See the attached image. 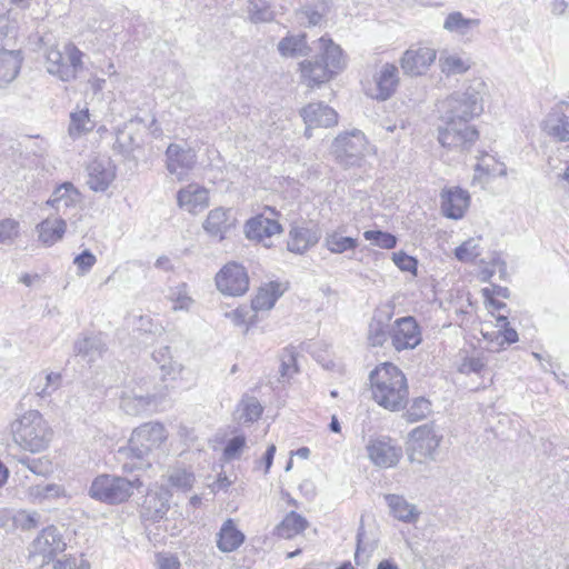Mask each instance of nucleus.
Segmentation results:
<instances>
[{
  "mask_svg": "<svg viewBox=\"0 0 569 569\" xmlns=\"http://www.w3.org/2000/svg\"><path fill=\"white\" fill-rule=\"evenodd\" d=\"M373 87L367 90L372 99L386 101L391 98L400 83L399 69L395 63L386 62L373 74Z\"/></svg>",
  "mask_w": 569,
  "mask_h": 569,
  "instance_id": "obj_14",
  "label": "nucleus"
},
{
  "mask_svg": "<svg viewBox=\"0 0 569 569\" xmlns=\"http://www.w3.org/2000/svg\"><path fill=\"white\" fill-rule=\"evenodd\" d=\"M236 219L229 209L222 207L209 211L202 227L204 231L219 241L226 238L227 232L234 227Z\"/></svg>",
  "mask_w": 569,
  "mask_h": 569,
  "instance_id": "obj_25",
  "label": "nucleus"
},
{
  "mask_svg": "<svg viewBox=\"0 0 569 569\" xmlns=\"http://www.w3.org/2000/svg\"><path fill=\"white\" fill-rule=\"evenodd\" d=\"M472 67L471 59L465 52L442 50L439 57L440 71L447 77L463 74Z\"/></svg>",
  "mask_w": 569,
  "mask_h": 569,
  "instance_id": "obj_30",
  "label": "nucleus"
},
{
  "mask_svg": "<svg viewBox=\"0 0 569 569\" xmlns=\"http://www.w3.org/2000/svg\"><path fill=\"white\" fill-rule=\"evenodd\" d=\"M281 295L282 290L280 289V284L269 282L259 289L258 293L252 299L251 308L254 311H268L273 308Z\"/></svg>",
  "mask_w": 569,
  "mask_h": 569,
  "instance_id": "obj_41",
  "label": "nucleus"
},
{
  "mask_svg": "<svg viewBox=\"0 0 569 569\" xmlns=\"http://www.w3.org/2000/svg\"><path fill=\"white\" fill-rule=\"evenodd\" d=\"M543 131L559 140H569V103L561 102L557 104L547 114L542 123Z\"/></svg>",
  "mask_w": 569,
  "mask_h": 569,
  "instance_id": "obj_23",
  "label": "nucleus"
},
{
  "mask_svg": "<svg viewBox=\"0 0 569 569\" xmlns=\"http://www.w3.org/2000/svg\"><path fill=\"white\" fill-rule=\"evenodd\" d=\"M144 503H148L144 518L152 520L161 519L169 509V492L167 490L161 493L148 492Z\"/></svg>",
  "mask_w": 569,
  "mask_h": 569,
  "instance_id": "obj_42",
  "label": "nucleus"
},
{
  "mask_svg": "<svg viewBox=\"0 0 569 569\" xmlns=\"http://www.w3.org/2000/svg\"><path fill=\"white\" fill-rule=\"evenodd\" d=\"M93 128V123L90 120V114L88 109H83L77 112H72L70 114V124H69V134L71 138L77 139L82 134L91 131Z\"/></svg>",
  "mask_w": 569,
  "mask_h": 569,
  "instance_id": "obj_47",
  "label": "nucleus"
},
{
  "mask_svg": "<svg viewBox=\"0 0 569 569\" xmlns=\"http://www.w3.org/2000/svg\"><path fill=\"white\" fill-rule=\"evenodd\" d=\"M13 440L24 450L40 452L52 438V430L38 410H29L12 423Z\"/></svg>",
  "mask_w": 569,
  "mask_h": 569,
  "instance_id": "obj_4",
  "label": "nucleus"
},
{
  "mask_svg": "<svg viewBox=\"0 0 569 569\" xmlns=\"http://www.w3.org/2000/svg\"><path fill=\"white\" fill-rule=\"evenodd\" d=\"M248 12L256 22H266L272 19V11L266 0H250Z\"/></svg>",
  "mask_w": 569,
  "mask_h": 569,
  "instance_id": "obj_53",
  "label": "nucleus"
},
{
  "mask_svg": "<svg viewBox=\"0 0 569 569\" xmlns=\"http://www.w3.org/2000/svg\"><path fill=\"white\" fill-rule=\"evenodd\" d=\"M366 451L371 463L381 469L396 467L402 458V448L387 436L370 438Z\"/></svg>",
  "mask_w": 569,
  "mask_h": 569,
  "instance_id": "obj_10",
  "label": "nucleus"
},
{
  "mask_svg": "<svg viewBox=\"0 0 569 569\" xmlns=\"http://www.w3.org/2000/svg\"><path fill=\"white\" fill-rule=\"evenodd\" d=\"M156 569H181L179 558L170 552H159L156 555Z\"/></svg>",
  "mask_w": 569,
  "mask_h": 569,
  "instance_id": "obj_61",
  "label": "nucleus"
},
{
  "mask_svg": "<svg viewBox=\"0 0 569 569\" xmlns=\"http://www.w3.org/2000/svg\"><path fill=\"white\" fill-rule=\"evenodd\" d=\"M218 290L227 296H242L249 289V277L243 266L227 263L216 276Z\"/></svg>",
  "mask_w": 569,
  "mask_h": 569,
  "instance_id": "obj_13",
  "label": "nucleus"
},
{
  "mask_svg": "<svg viewBox=\"0 0 569 569\" xmlns=\"http://www.w3.org/2000/svg\"><path fill=\"white\" fill-rule=\"evenodd\" d=\"M30 462L29 470L37 476L48 477L53 471L52 462L47 457L33 458Z\"/></svg>",
  "mask_w": 569,
  "mask_h": 569,
  "instance_id": "obj_63",
  "label": "nucleus"
},
{
  "mask_svg": "<svg viewBox=\"0 0 569 569\" xmlns=\"http://www.w3.org/2000/svg\"><path fill=\"white\" fill-rule=\"evenodd\" d=\"M61 380L58 372H40L32 378L31 389L38 397L46 399L60 388Z\"/></svg>",
  "mask_w": 569,
  "mask_h": 569,
  "instance_id": "obj_39",
  "label": "nucleus"
},
{
  "mask_svg": "<svg viewBox=\"0 0 569 569\" xmlns=\"http://www.w3.org/2000/svg\"><path fill=\"white\" fill-rule=\"evenodd\" d=\"M486 93L487 83L478 78L440 101L439 112L445 126L439 129L438 140L443 148L463 152L477 141L478 131L470 122L483 112Z\"/></svg>",
  "mask_w": 569,
  "mask_h": 569,
  "instance_id": "obj_1",
  "label": "nucleus"
},
{
  "mask_svg": "<svg viewBox=\"0 0 569 569\" xmlns=\"http://www.w3.org/2000/svg\"><path fill=\"white\" fill-rule=\"evenodd\" d=\"M169 300L172 302L173 310H189L193 303L192 298L189 296L187 284L181 283L171 288L168 293Z\"/></svg>",
  "mask_w": 569,
  "mask_h": 569,
  "instance_id": "obj_49",
  "label": "nucleus"
},
{
  "mask_svg": "<svg viewBox=\"0 0 569 569\" xmlns=\"http://www.w3.org/2000/svg\"><path fill=\"white\" fill-rule=\"evenodd\" d=\"M263 412L260 401L252 396H243L238 403L234 418L239 423H252L257 421Z\"/></svg>",
  "mask_w": 569,
  "mask_h": 569,
  "instance_id": "obj_40",
  "label": "nucleus"
},
{
  "mask_svg": "<svg viewBox=\"0 0 569 569\" xmlns=\"http://www.w3.org/2000/svg\"><path fill=\"white\" fill-rule=\"evenodd\" d=\"M169 482L180 490H188L192 487L194 477L184 469H174L169 473Z\"/></svg>",
  "mask_w": 569,
  "mask_h": 569,
  "instance_id": "obj_54",
  "label": "nucleus"
},
{
  "mask_svg": "<svg viewBox=\"0 0 569 569\" xmlns=\"http://www.w3.org/2000/svg\"><path fill=\"white\" fill-rule=\"evenodd\" d=\"M327 11L328 7L323 0H315L297 9L295 18L300 26L316 27L321 24Z\"/></svg>",
  "mask_w": 569,
  "mask_h": 569,
  "instance_id": "obj_37",
  "label": "nucleus"
},
{
  "mask_svg": "<svg viewBox=\"0 0 569 569\" xmlns=\"http://www.w3.org/2000/svg\"><path fill=\"white\" fill-rule=\"evenodd\" d=\"M277 50L282 58H299L306 57L310 52V47L308 44L307 34L298 33L292 34L288 33L283 37L277 44Z\"/></svg>",
  "mask_w": 569,
  "mask_h": 569,
  "instance_id": "obj_34",
  "label": "nucleus"
},
{
  "mask_svg": "<svg viewBox=\"0 0 569 569\" xmlns=\"http://www.w3.org/2000/svg\"><path fill=\"white\" fill-rule=\"evenodd\" d=\"M160 370L162 380L163 382H166V385L161 388L157 396L163 398L169 393L170 388L174 387L172 385H169L168 382H174L178 379H181L182 373L184 371V367L180 362L170 360L168 361V363H161Z\"/></svg>",
  "mask_w": 569,
  "mask_h": 569,
  "instance_id": "obj_46",
  "label": "nucleus"
},
{
  "mask_svg": "<svg viewBox=\"0 0 569 569\" xmlns=\"http://www.w3.org/2000/svg\"><path fill=\"white\" fill-rule=\"evenodd\" d=\"M308 526V521L301 515L291 511L277 526V535L284 539H290L302 532Z\"/></svg>",
  "mask_w": 569,
  "mask_h": 569,
  "instance_id": "obj_43",
  "label": "nucleus"
},
{
  "mask_svg": "<svg viewBox=\"0 0 569 569\" xmlns=\"http://www.w3.org/2000/svg\"><path fill=\"white\" fill-rule=\"evenodd\" d=\"M373 400L390 411L403 409L408 401L409 390L405 373L395 365L385 362L370 375Z\"/></svg>",
  "mask_w": 569,
  "mask_h": 569,
  "instance_id": "obj_3",
  "label": "nucleus"
},
{
  "mask_svg": "<svg viewBox=\"0 0 569 569\" xmlns=\"http://www.w3.org/2000/svg\"><path fill=\"white\" fill-rule=\"evenodd\" d=\"M83 53L71 42L47 49L44 67L48 73L63 82L74 80L83 69Z\"/></svg>",
  "mask_w": 569,
  "mask_h": 569,
  "instance_id": "obj_6",
  "label": "nucleus"
},
{
  "mask_svg": "<svg viewBox=\"0 0 569 569\" xmlns=\"http://www.w3.org/2000/svg\"><path fill=\"white\" fill-rule=\"evenodd\" d=\"M66 231L67 222L61 217H48L36 226L38 241L48 248L61 241Z\"/></svg>",
  "mask_w": 569,
  "mask_h": 569,
  "instance_id": "obj_28",
  "label": "nucleus"
},
{
  "mask_svg": "<svg viewBox=\"0 0 569 569\" xmlns=\"http://www.w3.org/2000/svg\"><path fill=\"white\" fill-rule=\"evenodd\" d=\"M506 174L507 168L503 162L497 160L492 154L482 153L475 167L472 183L483 188L491 179L505 177Z\"/></svg>",
  "mask_w": 569,
  "mask_h": 569,
  "instance_id": "obj_24",
  "label": "nucleus"
},
{
  "mask_svg": "<svg viewBox=\"0 0 569 569\" xmlns=\"http://www.w3.org/2000/svg\"><path fill=\"white\" fill-rule=\"evenodd\" d=\"M368 141L366 136L360 130H352L339 134L332 143V153L337 161L346 167L360 166L366 150Z\"/></svg>",
  "mask_w": 569,
  "mask_h": 569,
  "instance_id": "obj_7",
  "label": "nucleus"
},
{
  "mask_svg": "<svg viewBox=\"0 0 569 569\" xmlns=\"http://www.w3.org/2000/svg\"><path fill=\"white\" fill-rule=\"evenodd\" d=\"M87 184L94 192H104L116 178V167L108 157H97L87 166Z\"/></svg>",
  "mask_w": 569,
  "mask_h": 569,
  "instance_id": "obj_18",
  "label": "nucleus"
},
{
  "mask_svg": "<svg viewBox=\"0 0 569 569\" xmlns=\"http://www.w3.org/2000/svg\"><path fill=\"white\" fill-rule=\"evenodd\" d=\"M169 432L163 423L150 421L144 423V453L157 451L163 455Z\"/></svg>",
  "mask_w": 569,
  "mask_h": 569,
  "instance_id": "obj_35",
  "label": "nucleus"
},
{
  "mask_svg": "<svg viewBox=\"0 0 569 569\" xmlns=\"http://www.w3.org/2000/svg\"><path fill=\"white\" fill-rule=\"evenodd\" d=\"M390 339L397 351L412 350L422 341L420 326L411 316L396 319L390 328Z\"/></svg>",
  "mask_w": 569,
  "mask_h": 569,
  "instance_id": "obj_11",
  "label": "nucleus"
},
{
  "mask_svg": "<svg viewBox=\"0 0 569 569\" xmlns=\"http://www.w3.org/2000/svg\"><path fill=\"white\" fill-rule=\"evenodd\" d=\"M281 232V224L277 220L266 217L264 214H258L249 219L244 224L246 237L259 242Z\"/></svg>",
  "mask_w": 569,
  "mask_h": 569,
  "instance_id": "obj_26",
  "label": "nucleus"
},
{
  "mask_svg": "<svg viewBox=\"0 0 569 569\" xmlns=\"http://www.w3.org/2000/svg\"><path fill=\"white\" fill-rule=\"evenodd\" d=\"M19 233V223L13 219L0 221V242L6 243L13 240Z\"/></svg>",
  "mask_w": 569,
  "mask_h": 569,
  "instance_id": "obj_60",
  "label": "nucleus"
},
{
  "mask_svg": "<svg viewBox=\"0 0 569 569\" xmlns=\"http://www.w3.org/2000/svg\"><path fill=\"white\" fill-rule=\"evenodd\" d=\"M53 569H90V563L82 555L64 556L54 562Z\"/></svg>",
  "mask_w": 569,
  "mask_h": 569,
  "instance_id": "obj_56",
  "label": "nucleus"
},
{
  "mask_svg": "<svg viewBox=\"0 0 569 569\" xmlns=\"http://www.w3.org/2000/svg\"><path fill=\"white\" fill-rule=\"evenodd\" d=\"M482 238L471 237L463 241L460 246L455 249V257L460 262L471 263L481 256L482 247H481Z\"/></svg>",
  "mask_w": 569,
  "mask_h": 569,
  "instance_id": "obj_44",
  "label": "nucleus"
},
{
  "mask_svg": "<svg viewBox=\"0 0 569 569\" xmlns=\"http://www.w3.org/2000/svg\"><path fill=\"white\" fill-rule=\"evenodd\" d=\"M316 43L318 53L300 61L297 69L300 83L311 90L330 82L348 64L347 54L329 36L320 37Z\"/></svg>",
  "mask_w": 569,
  "mask_h": 569,
  "instance_id": "obj_2",
  "label": "nucleus"
},
{
  "mask_svg": "<svg viewBox=\"0 0 569 569\" xmlns=\"http://www.w3.org/2000/svg\"><path fill=\"white\" fill-rule=\"evenodd\" d=\"M486 366V360L483 357L477 356V357H466L462 359L461 363L459 365V372L463 375H470V373H479Z\"/></svg>",
  "mask_w": 569,
  "mask_h": 569,
  "instance_id": "obj_58",
  "label": "nucleus"
},
{
  "mask_svg": "<svg viewBox=\"0 0 569 569\" xmlns=\"http://www.w3.org/2000/svg\"><path fill=\"white\" fill-rule=\"evenodd\" d=\"M393 313L395 307L391 303L380 305L373 310L367 333V339L372 347H382L390 337V321Z\"/></svg>",
  "mask_w": 569,
  "mask_h": 569,
  "instance_id": "obj_17",
  "label": "nucleus"
},
{
  "mask_svg": "<svg viewBox=\"0 0 569 569\" xmlns=\"http://www.w3.org/2000/svg\"><path fill=\"white\" fill-rule=\"evenodd\" d=\"M431 412V402L423 398H416L406 411V418L410 422L425 419Z\"/></svg>",
  "mask_w": 569,
  "mask_h": 569,
  "instance_id": "obj_50",
  "label": "nucleus"
},
{
  "mask_svg": "<svg viewBox=\"0 0 569 569\" xmlns=\"http://www.w3.org/2000/svg\"><path fill=\"white\" fill-rule=\"evenodd\" d=\"M442 436L436 430L423 425L415 428L409 435L408 457L411 462L422 463L425 459H435Z\"/></svg>",
  "mask_w": 569,
  "mask_h": 569,
  "instance_id": "obj_8",
  "label": "nucleus"
},
{
  "mask_svg": "<svg viewBox=\"0 0 569 569\" xmlns=\"http://www.w3.org/2000/svg\"><path fill=\"white\" fill-rule=\"evenodd\" d=\"M385 500L393 518L407 523H413L418 520L420 512L417 507L408 502L402 496L387 495Z\"/></svg>",
  "mask_w": 569,
  "mask_h": 569,
  "instance_id": "obj_36",
  "label": "nucleus"
},
{
  "mask_svg": "<svg viewBox=\"0 0 569 569\" xmlns=\"http://www.w3.org/2000/svg\"><path fill=\"white\" fill-rule=\"evenodd\" d=\"M142 431L139 427L134 428L132 435L126 447H121L118 450L120 459L130 461L123 462V470L128 473L133 472L136 469H140L142 465Z\"/></svg>",
  "mask_w": 569,
  "mask_h": 569,
  "instance_id": "obj_29",
  "label": "nucleus"
},
{
  "mask_svg": "<svg viewBox=\"0 0 569 569\" xmlns=\"http://www.w3.org/2000/svg\"><path fill=\"white\" fill-rule=\"evenodd\" d=\"M81 202V193L71 182H63L58 186L46 204L51 207L56 217L63 218Z\"/></svg>",
  "mask_w": 569,
  "mask_h": 569,
  "instance_id": "obj_20",
  "label": "nucleus"
},
{
  "mask_svg": "<svg viewBox=\"0 0 569 569\" xmlns=\"http://www.w3.org/2000/svg\"><path fill=\"white\" fill-rule=\"evenodd\" d=\"M142 143V134L137 130L133 131V126H126L117 133L113 149L127 158L137 159L136 152L140 151Z\"/></svg>",
  "mask_w": 569,
  "mask_h": 569,
  "instance_id": "obj_33",
  "label": "nucleus"
},
{
  "mask_svg": "<svg viewBox=\"0 0 569 569\" xmlns=\"http://www.w3.org/2000/svg\"><path fill=\"white\" fill-rule=\"evenodd\" d=\"M478 24L479 20L465 18L461 12L453 11L446 17L443 21V29L449 32L465 36L471 28L477 27Z\"/></svg>",
  "mask_w": 569,
  "mask_h": 569,
  "instance_id": "obj_45",
  "label": "nucleus"
},
{
  "mask_svg": "<svg viewBox=\"0 0 569 569\" xmlns=\"http://www.w3.org/2000/svg\"><path fill=\"white\" fill-rule=\"evenodd\" d=\"M357 246V239L345 237L337 231L328 233L325 238V247L332 253H343L348 250L356 249Z\"/></svg>",
  "mask_w": 569,
  "mask_h": 569,
  "instance_id": "obj_48",
  "label": "nucleus"
},
{
  "mask_svg": "<svg viewBox=\"0 0 569 569\" xmlns=\"http://www.w3.org/2000/svg\"><path fill=\"white\" fill-rule=\"evenodd\" d=\"M244 533L239 530L233 519H227L217 533V548L224 553L232 552L244 542Z\"/></svg>",
  "mask_w": 569,
  "mask_h": 569,
  "instance_id": "obj_31",
  "label": "nucleus"
},
{
  "mask_svg": "<svg viewBox=\"0 0 569 569\" xmlns=\"http://www.w3.org/2000/svg\"><path fill=\"white\" fill-rule=\"evenodd\" d=\"M26 496L32 503L52 502L61 499L68 501L71 498L64 486L54 482L29 486Z\"/></svg>",
  "mask_w": 569,
  "mask_h": 569,
  "instance_id": "obj_27",
  "label": "nucleus"
},
{
  "mask_svg": "<svg viewBox=\"0 0 569 569\" xmlns=\"http://www.w3.org/2000/svg\"><path fill=\"white\" fill-rule=\"evenodd\" d=\"M121 409L131 416H138L142 411V398L138 396L131 397L123 393L120 401Z\"/></svg>",
  "mask_w": 569,
  "mask_h": 569,
  "instance_id": "obj_59",
  "label": "nucleus"
},
{
  "mask_svg": "<svg viewBox=\"0 0 569 569\" xmlns=\"http://www.w3.org/2000/svg\"><path fill=\"white\" fill-rule=\"evenodd\" d=\"M363 237L382 249H392L397 244V238L393 234L380 230H367L363 232Z\"/></svg>",
  "mask_w": 569,
  "mask_h": 569,
  "instance_id": "obj_51",
  "label": "nucleus"
},
{
  "mask_svg": "<svg viewBox=\"0 0 569 569\" xmlns=\"http://www.w3.org/2000/svg\"><path fill=\"white\" fill-rule=\"evenodd\" d=\"M20 50H0V82L8 84L13 81L21 68Z\"/></svg>",
  "mask_w": 569,
  "mask_h": 569,
  "instance_id": "obj_38",
  "label": "nucleus"
},
{
  "mask_svg": "<svg viewBox=\"0 0 569 569\" xmlns=\"http://www.w3.org/2000/svg\"><path fill=\"white\" fill-rule=\"evenodd\" d=\"M167 169L179 181L186 180L197 164V153L192 148L171 143L166 150Z\"/></svg>",
  "mask_w": 569,
  "mask_h": 569,
  "instance_id": "obj_15",
  "label": "nucleus"
},
{
  "mask_svg": "<svg viewBox=\"0 0 569 569\" xmlns=\"http://www.w3.org/2000/svg\"><path fill=\"white\" fill-rule=\"evenodd\" d=\"M496 327L498 328L499 333V347H503L505 345H512L518 341V333L513 328L509 326V321L506 316L497 317Z\"/></svg>",
  "mask_w": 569,
  "mask_h": 569,
  "instance_id": "obj_52",
  "label": "nucleus"
},
{
  "mask_svg": "<svg viewBox=\"0 0 569 569\" xmlns=\"http://www.w3.org/2000/svg\"><path fill=\"white\" fill-rule=\"evenodd\" d=\"M66 549V542L54 526H49L34 538L30 545V557H41V566L49 563L57 553Z\"/></svg>",
  "mask_w": 569,
  "mask_h": 569,
  "instance_id": "obj_12",
  "label": "nucleus"
},
{
  "mask_svg": "<svg viewBox=\"0 0 569 569\" xmlns=\"http://www.w3.org/2000/svg\"><path fill=\"white\" fill-rule=\"evenodd\" d=\"M321 238L317 226L300 223L291 226L288 233L287 249L296 254H303L315 247Z\"/></svg>",
  "mask_w": 569,
  "mask_h": 569,
  "instance_id": "obj_19",
  "label": "nucleus"
},
{
  "mask_svg": "<svg viewBox=\"0 0 569 569\" xmlns=\"http://www.w3.org/2000/svg\"><path fill=\"white\" fill-rule=\"evenodd\" d=\"M247 439L243 435L234 436L229 439L224 450L223 456L226 460H233L239 458L241 451L246 447Z\"/></svg>",
  "mask_w": 569,
  "mask_h": 569,
  "instance_id": "obj_57",
  "label": "nucleus"
},
{
  "mask_svg": "<svg viewBox=\"0 0 569 569\" xmlns=\"http://www.w3.org/2000/svg\"><path fill=\"white\" fill-rule=\"evenodd\" d=\"M249 315V309L247 307L237 308L236 310L227 313V317L231 319V321L236 326H241L247 322V317Z\"/></svg>",
  "mask_w": 569,
  "mask_h": 569,
  "instance_id": "obj_64",
  "label": "nucleus"
},
{
  "mask_svg": "<svg viewBox=\"0 0 569 569\" xmlns=\"http://www.w3.org/2000/svg\"><path fill=\"white\" fill-rule=\"evenodd\" d=\"M392 261L402 271H409L413 273L417 271V260L403 251L395 252L392 254Z\"/></svg>",
  "mask_w": 569,
  "mask_h": 569,
  "instance_id": "obj_62",
  "label": "nucleus"
},
{
  "mask_svg": "<svg viewBox=\"0 0 569 569\" xmlns=\"http://www.w3.org/2000/svg\"><path fill=\"white\" fill-rule=\"evenodd\" d=\"M306 124L305 136L311 138L313 128H330L338 123V113L323 102H310L300 110Z\"/></svg>",
  "mask_w": 569,
  "mask_h": 569,
  "instance_id": "obj_16",
  "label": "nucleus"
},
{
  "mask_svg": "<svg viewBox=\"0 0 569 569\" xmlns=\"http://www.w3.org/2000/svg\"><path fill=\"white\" fill-rule=\"evenodd\" d=\"M437 59V50L427 43L411 44L400 57L399 63L405 76L427 74Z\"/></svg>",
  "mask_w": 569,
  "mask_h": 569,
  "instance_id": "obj_9",
  "label": "nucleus"
},
{
  "mask_svg": "<svg viewBox=\"0 0 569 569\" xmlns=\"http://www.w3.org/2000/svg\"><path fill=\"white\" fill-rule=\"evenodd\" d=\"M209 201V190L198 183H189L177 192L178 207L191 214L203 211Z\"/></svg>",
  "mask_w": 569,
  "mask_h": 569,
  "instance_id": "obj_21",
  "label": "nucleus"
},
{
  "mask_svg": "<svg viewBox=\"0 0 569 569\" xmlns=\"http://www.w3.org/2000/svg\"><path fill=\"white\" fill-rule=\"evenodd\" d=\"M107 351L102 335L83 336L74 342V352L88 362H94Z\"/></svg>",
  "mask_w": 569,
  "mask_h": 569,
  "instance_id": "obj_32",
  "label": "nucleus"
},
{
  "mask_svg": "<svg viewBox=\"0 0 569 569\" xmlns=\"http://www.w3.org/2000/svg\"><path fill=\"white\" fill-rule=\"evenodd\" d=\"M97 258L96 256L89 250L86 249L81 253L74 257L73 264L77 267V274L78 276H84L87 274L92 267L96 264Z\"/></svg>",
  "mask_w": 569,
  "mask_h": 569,
  "instance_id": "obj_55",
  "label": "nucleus"
},
{
  "mask_svg": "<svg viewBox=\"0 0 569 569\" xmlns=\"http://www.w3.org/2000/svg\"><path fill=\"white\" fill-rule=\"evenodd\" d=\"M139 485V477L128 479L116 475L101 473L92 480L88 495L96 501L113 506L127 501L131 497L133 488Z\"/></svg>",
  "mask_w": 569,
  "mask_h": 569,
  "instance_id": "obj_5",
  "label": "nucleus"
},
{
  "mask_svg": "<svg viewBox=\"0 0 569 569\" xmlns=\"http://www.w3.org/2000/svg\"><path fill=\"white\" fill-rule=\"evenodd\" d=\"M441 212L453 220L461 219L470 204V196L467 190L459 187L443 189L440 193Z\"/></svg>",
  "mask_w": 569,
  "mask_h": 569,
  "instance_id": "obj_22",
  "label": "nucleus"
}]
</instances>
